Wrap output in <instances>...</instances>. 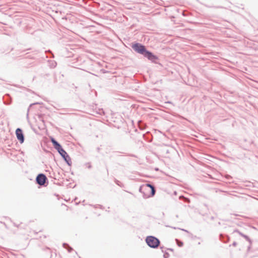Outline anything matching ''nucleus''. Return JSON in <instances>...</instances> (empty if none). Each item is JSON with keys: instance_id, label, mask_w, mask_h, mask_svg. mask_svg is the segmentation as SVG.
Masks as SVG:
<instances>
[{"instance_id": "obj_38", "label": "nucleus", "mask_w": 258, "mask_h": 258, "mask_svg": "<svg viewBox=\"0 0 258 258\" xmlns=\"http://www.w3.org/2000/svg\"><path fill=\"white\" fill-rule=\"evenodd\" d=\"M131 156H132V157H136V156L134 155H131Z\"/></svg>"}, {"instance_id": "obj_2", "label": "nucleus", "mask_w": 258, "mask_h": 258, "mask_svg": "<svg viewBox=\"0 0 258 258\" xmlns=\"http://www.w3.org/2000/svg\"><path fill=\"white\" fill-rule=\"evenodd\" d=\"M131 47L136 52L142 54L152 62L158 63V57L151 51L147 50L146 46L142 43L135 42L132 43Z\"/></svg>"}, {"instance_id": "obj_11", "label": "nucleus", "mask_w": 258, "mask_h": 258, "mask_svg": "<svg viewBox=\"0 0 258 258\" xmlns=\"http://www.w3.org/2000/svg\"><path fill=\"white\" fill-rule=\"evenodd\" d=\"M235 232L238 233L240 236L244 238L245 239L249 242L250 245L252 244V240L247 235L244 234L237 229L233 230V233Z\"/></svg>"}, {"instance_id": "obj_16", "label": "nucleus", "mask_w": 258, "mask_h": 258, "mask_svg": "<svg viewBox=\"0 0 258 258\" xmlns=\"http://www.w3.org/2000/svg\"><path fill=\"white\" fill-rule=\"evenodd\" d=\"M62 246L64 248H66L68 249V251L69 252H71L72 250H73V249L72 247H71V246H70V245H69V244L67 243H63L62 244Z\"/></svg>"}, {"instance_id": "obj_31", "label": "nucleus", "mask_w": 258, "mask_h": 258, "mask_svg": "<svg viewBox=\"0 0 258 258\" xmlns=\"http://www.w3.org/2000/svg\"><path fill=\"white\" fill-rule=\"evenodd\" d=\"M101 148L100 147H97V151L98 152H100V150Z\"/></svg>"}, {"instance_id": "obj_7", "label": "nucleus", "mask_w": 258, "mask_h": 258, "mask_svg": "<svg viewBox=\"0 0 258 258\" xmlns=\"http://www.w3.org/2000/svg\"><path fill=\"white\" fill-rule=\"evenodd\" d=\"M58 153L61 156L62 158L68 165L71 166L72 165L71 159L68 153L64 150V149H62L59 151V152Z\"/></svg>"}, {"instance_id": "obj_8", "label": "nucleus", "mask_w": 258, "mask_h": 258, "mask_svg": "<svg viewBox=\"0 0 258 258\" xmlns=\"http://www.w3.org/2000/svg\"><path fill=\"white\" fill-rule=\"evenodd\" d=\"M17 140L19 142L22 144L25 140V136L23 130L21 128H17L15 132Z\"/></svg>"}, {"instance_id": "obj_23", "label": "nucleus", "mask_w": 258, "mask_h": 258, "mask_svg": "<svg viewBox=\"0 0 258 258\" xmlns=\"http://www.w3.org/2000/svg\"><path fill=\"white\" fill-rule=\"evenodd\" d=\"M38 118L39 119H41V118L43 117L44 114H38Z\"/></svg>"}, {"instance_id": "obj_17", "label": "nucleus", "mask_w": 258, "mask_h": 258, "mask_svg": "<svg viewBox=\"0 0 258 258\" xmlns=\"http://www.w3.org/2000/svg\"><path fill=\"white\" fill-rule=\"evenodd\" d=\"M49 63H50V67L51 68H54L56 66V62L54 60L50 61Z\"/></svg>"}, {"instance_id": "obj_40", "label": "nucleus", "mask_w": 258, "mask_h": 258, "mask_svg": "<svg viewBox=\"0 0 258 258\" xmlns=\"http://www.w3.org/2000/svg\"><path fill=\"white\" fill-rule=\"evenodd\" d=\"M77 199V198L74 199V200L76 201Z\"/></svg>"}, {"instance_id": "obj_26", "label": "nucleus", "mask_w": 258, "mask_h": 258, "mask_svg": "<svg viewBox=\"0 0 258 258\" xmlns=\"http://www.w3.org/2000/svg\"><path fill=\"white\" fill-rule=\"evenodd\" d=\"M237 243L236 241H234V242L232 243V245L233 246H236V245H237Z\"/></svg>"}, {"instance_id": "obj_12", "label": "nucleus", "mask_w": 258, "mask_h": 258, "mask_svg": "<svg viewBox=\"0 0 258 258\" xmlns=\"http://www.w3.org/2000/svg\"><path fill=\"white\" fill-rule=\"evenodd\" d=\"M3 99L4 103L6 105H9L11 103L12 98L9 94H5L3 96Z\"/></svg>"}, {"instance_id": "obj_35", "label": "nucleus", "mask_w": 258, "mask_h": 258, "mask_svg": "<svg viewBox=\"0 0 258 258\" xmlns=\"http://www.w3.org/2000/svg\"><path fill=\"white\" fill-rule=\"evenodd\" d=\"M80 203H81V201H79L78 202H76V203H75V205H78V204H79Z\"/></svg>"}, {"instance_id": "obj_1", "label": "nucleus", "mask_w": 258, "mask_h": 258, "mask_svg": "<svg viewBox=\"0 0 258 258\" xmlns=\"http://www.w3.org/2000/svg\"><path fill=\"white\" fill-rule=\"evenodd\" d=\"M92 0H82V32H93L94 27L92 18L94 16V7Z\"/></svg>"}, {"instance_id": "obj_5", "label": "nucleus", "mask_w": 258, "mask_h": 258, "mask_svg": "<svg viewBox=\"0 0 258 258\" xmlns=\"http://www.w3.org/2000/svg\"><path fill=\"white\" fill-rule=\"evenodd\" d=\"M145 242L149 247L154 249L157 248L161 243L158 238L152 235L147 236L145 238Z\"/></svg>"}, {"instance_id": "obj_21", "label": "nucleus", "mask_w": 258, "mask_h": 258, "mask_svg": "<svg viewBox=\"0 0 258 258\" xmlns=\"http://www.w3.org/2000/svg\"><path fill=\"white\" fill-rule=\"evenodd\" d=\"M164 253V254H163V257L164 258H168L169 256V254L168 253V252H166V251L163 252Z\"/></svg>"}, {"instance_id": "obj_32", "label": "nucleus", "mask_w": 258, "mask_h": 258, "mask_svg": "<svg viewBox=\"0 0 258 258\" xmlns=\"http://www.w3.org/2000/svg\"><path fill=\"white\" fill-rule=\"evenodd\" d=\"M13 224L16 227H19V225L16 224L15 223H13Z\"/></svg>"}, {"instance_id": "obj_15", "label": "nucleus", "mask_w": 258, "mask_h": 258, "mask_svg": "<svg viewBox=\"0 0 258 258\" xmlns=\"http://www.w3.org/2000/svg\"><path fill=\"white\" fill-rule=\"evenodd\" d=\"M151 136V135L150 133L147 132L145 134L143 135V138L146 140L147 141L149 142H151V140L150 139V137Z\"/></svg>"}, {"instance_id": "obj_20", "label": "nucleus", "mask_w": 258, "mask_h": 258, "mask_svg": "<svg viewBox=\"0 0 258 258\" xmlns=\"http://www.w3.org/2000/svg\"><path fill=\"white\" fill-rule=\"evenodd\" d=\"M87 168L90 169L92 167L91 163L88 162L84 165Z\"/></svg>"}, {"instance_id": "obj_22", "label": "nucleus", "mask_w": 258, "mask_h": 258, "mask_svg": "<svg viewBox=\"0 0 258 258\" xmlns=\"http://www.w3.org/2000/svg\"><path fill=\"white\" fill-rule=\"evenodd\" d=\"M176 240L178 241L177 244L178 246L181 247L183 245V242L182 241H179L177 239H176Z\"/></svg>"}, {"instance_id": "obj_33", "label": "nucleus", "mask_w": 258, "mask_h": 258, "mask_svg": "<svg viewBox=\"0 0 258 258\" xmlns=\"http://www.w3.org/2000/svg\"><path fill=\"white\" fill-rule=\"evenodd\" d=\"M214 219H215V218H214V216H211V217H210V219H211V220H214Z\"/></svg>"}, {"instance_id": "obj_39", "label": "nucleus", "mask_w": 258, "mask_h": 258, "mask_svg": "<svg viewBox=\"0 0 258 258\" xmlns=\"http://www.w3.org/2000/svg\"><path fill=\"white\" fill-rule=\"evenodd\" d=\"M172 228L173 229H176V227H172Z\"/></svg>"}, {"instance_id": "obj_37", "label": "nucleus", "mask_w": 258, "mask_h": 258, "mask_svg": "<svg viewBox=\"0 0 258 258\" xmlns=\"http://www.w3.org/2000/svg\"><path fill=\"white\" fill-rule=\"evenodd\" d=\"M45 249L50 250V248H49L48 247H46L45 248Z\"/></svg>"}, {"instance_id": "obj_4", "label": "nucleus", "mask_w": 258, "mask_h": 258, "mask_svg": "<svg viewBox=\"0 0 258 258\" xmlns=\"http://www.w3.org/2000/svg\"><path fill=\"white\" fill-rule=\"evenodd\" d=\"M83 112L94 116L104 114L103 109L98 108L96 104H86Z\"/></svg>"}, {"instance_id": "obj_3", "label": "nucleus", "mask_w": 258, "mask_h": 258, "mask_svg": "<svg viewBox=\"0 0 258 258\" xmlns=\"http://www.w3.org/2000/svg\"><path fill=\"white\" fill-rule=\"evenodd\" d=\"M139 191L143 194L144 199H148L152 197L156 193V189L154 186L150 183L141 185Z\"/></svg>"}, {"instance_id": "obj_24", "label": "nucleus", "mask_w": 258, "mask_h": 258, "mask_svg": "<svg viewBox=\"0 0 258 258\" xmlns=\"http://www.w3.org/2000/svg\"><path fill=\"white\" fill-rule=\"evenodd\" d=\"M160 249L163 253L165 251V250H164L165 248L164 246H160Z\"/></svg>"}, {"instance_id": "obj_9", "label": "nucleus", "mask_w": 258, "mask_h": 258, "mask_svg": "<svg viewBox=\"0 0 258 258\" xmlns=\"http://www.w3.org/2000/svg\"><path fill=\"white\" fill-rule=\"evenodd\" d=\"M79 57V56H77L76 58L72 59L69 65L73 68L81 69V62Z\"/></svg>"}, {"instance_id": "obj_19", "label": "nucleus", "mask_w": 258, "mask_h": 258, "mask_svg": "<svg viewBox=\"0 0 258 258\" xmlns=\"http://www.w3.org/2000/svg\"><path fill=\"white\" fill-rule=\"evenodd\" d=\"M114 182L118 186H119L120 187L122 186V183L120 181H119V180H118L115 179V180H114Z\"/></svg>"}, {"instance_id": "obj_10", "label": "nucleus", "mask_w": 258, "mask_h": 258, "mask_svg": "<svg viewBox=\"0 0 258 258\" xmlns=\"http://www.w3.org/2000/svg\"><path fill=\"white\" fill-rule=\"evenodd\" d=\"M50 141L52 144L55 150H56L57 152H59L60 150L63 149L61 144L58 142H57L54 138L51 137Z\"/></svg>"}, {"instance_id": "obj_36", "label": "nucleus", "mask_w": 258, "mask_h": 258, "mask_svg": "<svg viewBox=\"0 0 258 258\" xmlns=\"http://www.w3.org/2000/svg\"><path fill=\"white\" fill-rule=\"evenodd\" d=\"M251 245H250V244H249V245L248 246V247H247V249H248V250H249L250 249V247H251Z\"/></svg>"}, {"instance_id": "obj_18", "label": "nucleus", "mask_w": 258, "mask_h": 258, "mask_svg": "<svg viewBox=\"0 0 258 258\" xmlns=\"http://www.w3.org/2000/svg\"><path fill=\"white\" fill-rule=\"evenodd\" d=\"M94 207L95 208H100L102 210H103L104 209V207L101 205H96L94 206Z\"/></svg>"}, {"instance_id": "obj_6", "label": "nucleus", "mask_w": 258, "mask_h": 258, "mask_svg": "<svg viewBox=\"0 0 258 258\" xmlns=\"http://www.w3.org/2000/svg\"><path fill=\"white\" fill-rule=\"evenodd\" d=\"M35 183L39 185V187H46L48 184V180L44 173H39L35 178Z\"/></svg>"}, {"instance_id": "obj_14", "label": "nucleus", "mask_w": 258, "mask_h": 258, "mask_svg": "<svg viewBox=\"0 0 258 258\" xmlns=\"http://www.w3.org/2000/svg\"><path fill=\"white\" fill-rule=\"evenodd\" d=\"M43 104L42 102H34V103H31V104H30L29 107L27 109V117L28 116L29 112L30 111V109H31V108L33 107V106L36 105H40V104Z\"/></svg>"}, {"instance_id": "obj_28", "label": "nucleus", "mask_w": 258, "mask_h": 258, "mask_svg": "<svg viewBox=\"0 0 258 258\" xmlns=\"http://www.w3.org/2000/svg\"><path fill=\"white\" fill-rule=\"evenodd\" d=\"M40 121H42V122L44 123L45 121L44 120L43 117L41 118V119H39Z\"/></svg>"}, {"instance_id": "obj_30", "label": "nucleus", "mask_w": 258, "mask_h": 258, "mask_svg": "<svg viewBox=\"0 0 258 258\" xmlns=\"http://www.w3.org/2000/svg\"><path fill=\"white\" fill-rule=\"evenodd\" d=\"M179 229H180V230H182V231H185V232H187V233L188 232V231L187 230H185V229H180V228H179Z\"/></svg>"}, {"instance_id": "obj_13", "label": "nucleus", "mask_w": 258, "mask_h": 258, "mask_svg": "<svg viewBox=\"0 0 258 258\" xmlns=\"http://www.w3.org/2000/svg\"><path fill=\"white\" fill-rule=\"evenodd\" d=\"M220 240L224 243L228 242L230 240V237L227 235H225L223 234H220L219 235Z\"/></svg>"}, {"instance_id": "obj_34", "label": "nucleus", "mask_w": 258, "mask_h": 258, "mask_svg": "<svg viewBox=\"0 0 258 258\" xmlns=\"http://www.w3.org/2000/svg\"><path fill=\"white\" fill-rule=\"evenodd\" d=\"M167 250H169L170 251H173V249L171 248H167Z\"/></svg>"}, {"instance_id": "obj_41", "label": "nucleus", "mask_w": 258, "mask_h": 258, "mask_svg": "<svg viewBox=\"0 0 258 258\" xmlns=\"http://www.w3.org/2000/svg\"><path fill=\"white\" fill-rule=\"evenodd\" d=\"M81 39H84V40H85V39H84V38H83V37H81Z\"/></svg>"}, {"instance_id": "obj_25", "label": "nucleus", "mask_w": 258, "mask_h": 258, "mask_svg": "<svg viewBox=\"0 0 258 258\" xmlns=\"http://www.w3.org/2000/svg\"><path fill=\"white\" fill-rule=\"evenodd\" d=\"M226 178L227 179H230V178H232V177L230 175L227 174V175H226Z\"/></svg>"}, {"instance_id": "obj_27", "label": "nucleus", "mask_w": 258, "mask_h": 258, "mask_svg": "<svg viewBox=\"0 0 258 258\" xmlns=\"http://www.w3.org/2000/svg\"><path fill=\"white\" fill-rule=\"evenodd\" d=\"M31 48H27V49H26L23 50L22 52H24L26 51L27 50H31Z\"/></svg>"}, {"instance_id": "obj_29", "label": "nucleus", "mask_w": 258, "mask_h": 258, "mask_svg": "<svg viewBox=\"0 0 258 258\" xmlns=\"http://www.w3.org/2000/svg\"><path fill=\"white\" fill-rule=\"evenodd\" d=\"M72 49L74 50L76 52V50H79V48H72Z\"/></svg>"}]
</instances>
